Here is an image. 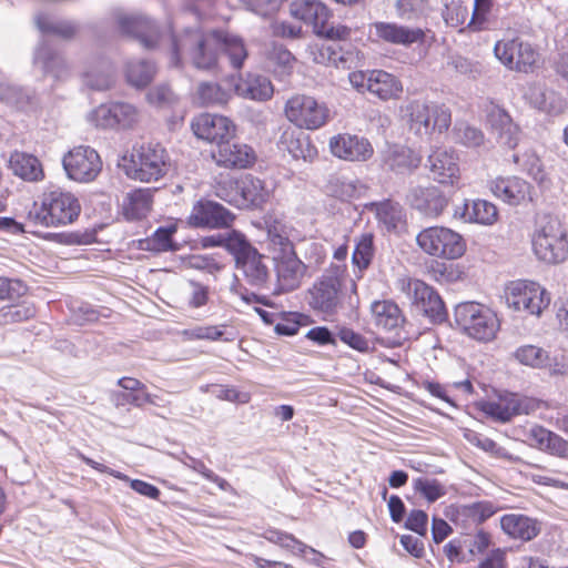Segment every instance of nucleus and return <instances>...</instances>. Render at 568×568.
<instances>
[{"label": "nucleus", "mask_w": 568, "mask_h": 568, "mask_svg": "<svg viewBox=\"0 0 568 568\" xmlns=\"http://www.w3.org/2000/svg\"><path fill=\"white\" fill-rule=\"evenodd\" d=\"M227 184L233 191H229L225 185L216 186V195L223 201L244 207H262L268 200V191L264 183L252 175L242 179H230Z\"/></svg>", "instance_id": "nucleus-14"}, {"label": "nucleus", "mask_w": 568, "mask_h": 568, "mask_svg": "<svg viewBox=\"0 0 568 568\" xmlns=\"http://www.w3.org/2000/svg\"><path fill=\"white\" fill-rule=\"evenodd\" d=\"M267 240L273 256L295 252L294 244L281 225L274 224L267 229Z\"/></svg>", "instance_id": "nucleus-53"}, {"label": "nucleus", "mask_w": 568, "mask_h": 568, "mask_svg": "<svg viewBox=\"0 0 568 568\" xmlns=\"http://www.w3.org/2000/svg\"><path fill=\"white\" fill-rule=\"evenodd\" d=\"M412 304L433 323H442L447 317L445 303L438 292L422 280L403 277L397 283Z\"/></svg>", "instance_id": "nucleus-13"}, {"label": "nucleus", "mask_w": 568, "mask_h": 568, "mask_svg": "<svg viewBox=\"0 0 568 568\" xmlns=\"http://www.w3.org/2000/svg\"><path fill=\"white\" fill-rule=\"evenodd\" d=\"M301 130L296 126L284 128L278 139V148L288 152L296 160L312 161L317 156V149L311 142L310 136Z\"/></svg>", "instance_id": "nucleus-28"}, {"label": "nucleus", "mask_w": 568, "mask_h": 568, "mask_svg": "<svg viewBox=\"0 0 568 568\" xmlns=\"http://www.w3.org/2000/svg\"><path fill=\"white\" fill-rule=\"evenodd\" d=\"M568 473L561 470H548L532 474V481L540 486H548L568 490Z\"/></svg>", "instance_id": "nucleus-58"}, {"label": "nucleus", "mask_w": 568, "mask_h": 568, "mask_svg": "<svg viewBox=\"0 0 568 568\" xmlns=\"http://www.w3.org/2000/svg\"><path fill=\"white\" fill-rule=\"evenodd\" d=\"M375 252V235L372 232H364L355 239L352 264L357 278H362L364 272L372 265Z\"/></svg>", "instance_id": "nucleus-38"}, {"label": "nucleus", "mask_w": 568, "mask_h": 568, "mask_svg": "<svg viewBox=\"0 0 568 568\" xmlns=\"http://www.w3.org/2000/svg\"><path fill=\"white\" fill-rule=\"evenodd\" d=\"M37 308L33 303L23 302L17 305L2 306L0 308V326L19 324L33 318Z\"/></svg>", "instance_id": "nucleus-48"}, {"label": "nucleus", "mask_w": 568, "mask_h": 568, "mask_svg": "<svg viewBox=\"0 0 568 568\" xmlns=\"http://www.w3.org/2000/svg\"><path fill=\"white\" fill-rule=\"evenodd\" d=\"M494 53L509 71L517 73H534L542 63L537 47L518 37L497 41Z\"/></svg>", "instance_id": "nucleus-10"}, {"label": "nucleus", "mask_w": 568, "mask_h": 568, "mask_svg": "<svg viewBox=\"0 0 568 568\" xmlns=\"http://www.w3.org/2000/svg\"><path fill=\"white\" fill-rule=\"evenodd\" d=\"M236 266L243 272L245 281L254 287H263L268 281V267L257 250L236 263Z\"/></svg>", "instance_id": "nucleus-41"}, {"label": "nucleus", "mask_w": 568, "mask_h": 568, "mask_svg": "<svg viewBox=\"0 0 568 568\" xmlns=\"http://www.w3.org/2000/svg\"><path fill=\"white\" fill-rule=\"evenodd\" d=\"M478 568H508L507 549H490L478 562Z\"/></svg>", "instance_id": "nucleus-61"}, {"label": "nucleus", "mask_w": 568, "mask_h": 568, "mask_svg": "<svg viewBox=\"0 0 568 568\" xmlns=\"http://www.w3.org/2000/svg\"><path fill=\"white\" fill-rule=\"evenodd\" d=\"M495 0H474V9L468 27L474 30H481L488 22Z\"/></svg>", "instance_id": "nucleus-57"}, {"label": "nucleus", "mask_w": 568, "mask_h": 568, "mask_svg": "<svg viewBox=\"0 0 568 568\" xmlns=\"http://www.w3.org/2000/svg\"><path fill=\"white\" fill-rule=\"evenodd\" d=\"M27 293L28 286L23 281L0 276V301H16Z\"/></svg>", "instance_id": "nucleus-55"}, {"label": "nucleus", "mask_w": 568, "mask_h": 568, "mask_svg": "<svg viewBox=\"0 0 568 568\" xmlns=\"http://www.w3.org/2000/svg\"><path fill=\"white\" fill-rule=\"evenodd\" d=\"M246 9L250 11L262 16V17H271L275 14L282 3L283 0H239Z\"/></svg>", "instance_id": "nucleus-60"}, {"label": "nucleus", "mask_w": 568, "mask_h": 568, "mask_svg": "<svg viewBox=\"0 0 568 568\" xmlns=\"http://www.w3.org/2000/svg\"><path fill=\"white\" fill-rule=\"evenodd\" d=\"M459 217L467 223H477L490 226L497 223L499 219V211L494 203L487 200L477 199L474 200L471 204H469L468 201L464 202Z\"/></svg>", "instance_id": "nucleus-37"}, {"label": "nucleus", "mask_w": 568, "mask_h": 568, "mask_svg": "<svg viewBox=\"0 0 568 568\" xmlns=\"http://www.w3.org/2000/svg\"><path fill=\"white\" fill-rule=\"evenodd\" d=\"M402 111L408 130L418 136L440 135L452 125V110L445 103L414 99Z\"/></svg>", "instance_id": "nucleus-5"}, {"label": "nucleus", "mask_w": 568, "mask_h": 568, "mask_svg": "<svg viewBox=\"0 0 568 568\" xmlns=\"http://www.w3.org/2000/svg\"><path fill=\"white\" fill-rule=\"evenodd\" d=\"M183 55L202 71H220V60L225 55L232 69H243L248 58L245 40L225 29H193L170 37V60L173 67H181Z\"/></svg>", "instance_id": "nucleus-1"}, {"label": "nucleus", "mask_w": 568, "mask_h": 568, "mask_svg": "<svg viewBox=\"0 0 568 568\" xmlns=\"http://www.w3.org/2000/svg\"><path fill=\"white\" fill-rule=\"evenodd\" d=\"M371 209L374 210L378 222L388 231L396 230L406 224L404 210L398 203L386 200L379 203H373Z\"/></svg>", "instance_id": "nucleus-43"}, {"label": "nucleus", "mask_w": 568, "mask_h": 568, "mask_svg": "<svg viewBox=\"0 0 568 568\" xmlns=\"http://www.w3.org/2000/svg\"><path fill=\"white\" fill-rule=\"evenodd\" d=\"M154 202V190L138 187L129 192L122 204L123 214L126 220L138 221L146 217L152 210Z\"/></svg>", "instance_id": "nucleus-33"}, {"label": "nucleus", "mask_w": 568, "mask_h": 568, "mask_svg": "<svg viewBox=\"0 0 568 568\" xmlns=\"http://www.w3.org/2000/svg\"><path fill=\"white\" fill-rule=\"evenodd\" d=\"M148 101L158 106L163 108L171 105L176 101L174 92L168 85H158L148 92Z\"/></svg>", "instance_id": "nucleus-62"}, {"label": "nucleus", "mask_w": 568, "mask_h": 568, "mask_svg": "<svg viewBox=\"0 0 568 568\" xmlns=\"http://www.w3.org/2000/svg\"><path fill=\"white\" fill-rule=\"evenodd\" d=\"M234 92L244 99L267 101L273 97L274 88L267 78L248 73L239 77Z\"/></svg>", "instance_id": "nucleus-34"}, {"label": "nucleus", "mask_w": 568, "mask_h": 568, "mask_svg": "<svg viewBox=\"0 0 568 568\" xmlns=\"http://www.w3.org/2000/svg\"><path fill=\"white\" fill-rule=\"evenodd\" d=\"M234 221L235 215L230 210L207 199L196 201L186 219L191 227L209 230L229 229Z\"/></svg>", "instance_id": "nucleus-15"}, {"label": "nucleus", "mask_w": 568, "mask_h": 568, "mask_svg": "<svg viewBox=\"0 0 568 568\" xmlns=\"http://www.w3.org/2000/svg\"><path fill=\"white\" fill-rule=\"evenodd\" d=\"M428 525V515L422 509H413L409 511L405 528L416 532L419 536H426Z\"/></svg>", "instance_id": "nucleus-64"}, {"label": "nucleus", "mask_w": 568, "mask_h": 568, "mask_svg": "<svg viewBox=\"0 0 568 568\" xmlns=\"http://www.w3.org/2000/svg\"><path fill=\"white\" fill-rule=\"evenodd\" d=\"M530 438L538 449L559 458H568V440L560 435L542 426H535L530 430Z\"/></svg>", "instance_id": "nucleus-39"}, {"label": "nucleus", "mask_w": 568, "mask_h": 568, "mask_svg": "<svg viewBox=\"0 0 568 568\" xmlns=\"http://www.w3.org/2000/svg\"><path fill=\"white\" fill-rule=\"evenodd\" d=\"M284 115L297 129L315 131L329 120V109L312 95L293 94L284 104Z\"/></svg>", "instance_id": "nucleus-11"}, {"label": "nucleus", "mask_w": 568, "mask_h": 568, "mask_svg": "<svg viewBox=\"0 0 568 568\" xmlns=\"http://www.w3.org/2000/svg\"><path fill=\"white\" fill-rule=\"evenodd\" d=\"M172 166L168 150L159 142L132 145L119 161L125 176L142 183H153L168 175Z\"/></svg>", "instance_id": "nucleus-3"}, {"label": "nucleus", "mask_w": 568, "mask_h": 568, "mask_svg": "<svg viewBox=\"0 0 568 568\" xmlns=\"http://www.w3.org/2000/svg\"><path fill=\"white\" fill-rule=\"evenodd\" d=\"M498 511L499 508L490 500H479L464 507V514L477 525L484 524Z\"/></svg>", "instance_id": "nucleus-54"}, {"label": "nucleus", "mask_w": 568, "mask_h": 568, "mask_svg": "<svg viewBox=\"0 0 568 568\" xmlns=\"http://www.w3.org/2000/svg\"><path fill=\"white\" fill-rule=\"evenodd\" d=\"M341 292L337 281L321 280L310 290L308 304L316 312L333 315L341 305Z\"/></svg>", "instance_id": "nucleus-26"}, {"label": "nucleus", "mask_w": 568, "mask_h": 568, "mask_svg": "<svg viewBox=\"0 0 568 568\" xmlns=\"http://www.w3.org/2000/svg\"><path fill=\"white\" fill-rule=\"evenodd\" d=\"M514 358L521 365L544 368L550 362L549 353L537 345H521L514 352Z\"/></svg>", "instance_id": "nucleus-47"}, {"label": "nucleus", "mask_w": 568, "mask_h": 568, "mask_svg": "<svg viewBox=\"0 0 568 568\" xmlns=\"http://www.w3.org/2000/svg\"><path fill=\"white\" fill-rule=\"evenodd\" d=\"M156 69L154 64L145 60L131 61L125 68V78L128 82L135 88H144L149 85Z\"/></svg>", "instance_id": "nucleus-45"}, {"label": "nucleus", "mask_w": 568, "mask_h": 568, "mask_svg": "<svg viewBox=\"0 0 568 568\" xmlns=\"http://www.w3.org/2000/svg\"><path fill=\"white\" fill-rule=\"evenodd\" d=\"M414 487L428 503H434L446 494L445 487L434 478H418Z\"/></svg>", "instance_id": "nucleus-56"}, {"label": "nucleus", "mask_w": 568, "mask_h": 568, "mask_svg": "<svg viewBox=\"0 0 568 568\" xmlns=\"http://www.w3.org/2000/svg\"><path fill=\"white\" fill-rule=\"evenodd\" d=\"M262 536L268 542L276 545L284 550L291 551L294 555L305 556L307 554V545L296 538L293 534L276 528H267L264 530Z\"/></svg>", "instance_id": "nucleus-44"}, {"label": "nucleus", "mask_w": 568, "mask_h": 568, "mask_svg": "<svg viewBox=\"0 0 568 568\" xmlns=\"http://www.w3.org/2000/svg\"><path fill=\"white\" fill-rule=\"evenodd\" d=\"M191 129L194 135L209 143L220 144L235 138L236 124L222 114L201 113L191 121Z\"/></svg>", "instance_id": "nucleus-16"}, {"label": "nucleus", "mask_w": 568, "mask_h": 568, "mask_svg": "<svg viewBox=\"0 0 568 568\" xmlns=\"http://www.w3.org/2000/svg\"><path fill=\"white\" fill-rule=\"evenodd\" d=\"M291 13L296 19L312 24L316 36L333 16L332 10L320 0H294L291 3Z\"/></svg>", "instance_id": "nucleus-29"}, {"label": "nucleus", "mask_w": 568, "mask_h": 568, "mask_svg": "<svg viewBox=\"0 0 568 568\" xmlns=\"http://www.w3.org/2000/svg\"><path fill=\"white\" fill-rule=\"evenodd\" d=\"M535 256L547 264H559L568 260V230L566 224L554 215H545L531 235Z\"/></svg>", "instance_id": "nucleus-6"}, {"label": "nucleus", "mask_w": 568, "mask_h": 568, "mask_svg": "<svg viewBox=\"0 0 568 568\" xmlns=\"http://www.w3.org/2000/svg\"><path fill=\"white\" fill-rule=\"evenodd\" d=\"M535 105L548 114H560L566 108V101L562 95L555 90L544 89L534 97Z\"/></svg>", "instance_id": "nucleus-51"}, {"label": "nucleus", "mask_w": 568, "mask_h": 568, "mask_svg": "<svg viewBox=\"0 0 568 568\" xmlns=\"http://www.w3.org/2000/svg\"><path fill=\"white\" fill-rule=\"evenodd\" d=\"M368 93L387 102L399 100L404 94L402 80L383 69L368 70Z\"/></svg>", "instance_id": "nucleus-24"}, {"label": "nucleus", "mask_w": 568, "mask_h": 568, "mask_svg": "<svg viewBox=\"0 0 568 568\" xmlns=\"http://www.w3.org/2000/svg\"><path fill=\"white\" fill-rule=\"evenodd\" d=\"M92 115L99 126L125 129L136 122L138 111L132 104L115 102L99 105L94 109Z\"/></svg>", "instance_id": "nucleus-21"}, {"label": "nucleus", "mask_w": 568, "mask_h": 568, "mask_svg": "<svg viewBox=\"0 0 568 568\" xmlns=\"http://www.w3.org/2000/svg\"><path fill=\"white\" fill-rule=\"evenodd\" d=\"M277 286L281 292L296 290L305 274L306 266L298 258L296 252L292 254L274 255Z\"/></svg>", "instance_id": "nucleus-22"}, {"label": "nucleus", "mask_w": 568, "mask_h": 568, "mask_svg": "<svg viewBox=\"0 0 568 568\" xmlns=\"http://www.w3.org/2000/svg\"><path fill=\"white\" fill-rule=\"evenodd\" d=\"M371 311L375 325L385 331H394L400 327L405 321L400 308L393 301H375Z\"/></svg>", "instance_id": "nucleus-40"}, {"label": "nucleus", "mask_w": 568, "mask_h": 568, "mask_svg": "<svg viewBox=\"0 0 568 568\" xmlns=\"http://www.w3.org/2000/svg\"><path fill=\"white\" fill-rule=\"evenodd\" d=\"M270 61L273 65V71L277 77H290L296 64V58L283 47H274L270 53Z\"/></svg>", "instance_id": "nucleus-50"}, {"label": "nucleus", "mask_w": 568, "mask_h": 568, "mask_svg": "<svg viewBox=\"0 0 568 568\" xmlns=\"http://www.w3.org/2000/svg\"><path fill=\"white\" fill-rule=\"evenodd\" d=\"M181 221L170 219L164 225L158 227L150 236L139 241V247L152 253L174 252L179 244L174 241Z\"/></svg>", "instance_id": "nucleus-30"}, {"label": "nucleus", "mask_w": 568, "mask_h": 568, "mask_svg": "<svg viewBox=\"0 0 568 568\" xmlns=\"http://www.w3.org/2000/svg\"><path fill=\"white\" fill-rule=\"evenodd\" d=\"M121 27L123 31L134 36L146 49H155L162 40L159 27L145 17L124 18L121 20Z\"/></svg>", "instance_id": "nucleus-32"}, {"label": "nucleus", "mask_w": 568, "mask_h": 568, "mask_svg": "<svg viewBox=\"0 0 568 568\" xmlns=\"http://www.w3.org/2000/svg\"><path fill=\"white\" fill-rule=\"evenodd\" d=\"M9 163L13 174L24 181L40 182L45 178L41 161L33 154L16 151Z\"/></svg>", "instance_id": "nucleus-36"}, {"label": "nucleus", "mask_w": 568, "mask_h": 568, "mask_svg": "<svg viewBox=\"0 0 568 568\" xmlns=\"http://www.w3.org/2000/svg\"><path fill=\"white\" fill-rule=\"evenodd\" d=\"M372 28L377 39L386 43L409 47L425 41V32L420 28H408L395 22L383 21L374 22Z\"/></svg>", "instance_id": "nucleus-23"}, {"label": "nucleus", "mask_w": 568, "mask_h": 568, "mask_svg": "<svg viewBox=\"0 0 568 568\" xmlns=\"http://www.w3.org/2000/svg\"><path fill=\"white\" fill-rule=\"evenodd\" d=\"M429 276L438 283H454L465 276L463 266L443 261H433L427 268Z\"/></svg>", "instance_id": "nucleus-49"}, {"label": "nucleus", "mask_w": 568, "mask_h": 568, "mask_svg": "<svg viewBox=\"0 0 568 568\" xmlns=\"http://www.w3.org/2000/svg\"><path fill=\"white\" fill-rule=\"evenodd\" d=\"M328 150L334 158L352 163L367 162L374 155V146L366 136L348 132L331 136Z\"/></svg>", "instance_id": "nucleus-18"}, {"label": "nucleus", "mask_w": 568, "mask_h": 568, "mask_svg": "<svg viewBox=\"0 0 568 568\" xmlns=\"http://www.w3.org/2000/svg\"><path fill=\"white\" fill-rule=\"evenodd\" d=\"M500 529L510 539L530 541L539 535L540 525L524 514H506L500 517Z\"/></svg>", "instance_id": "nucleus-31"}, {"label": "nucleus", "mask_w": 568, "mask_h": 568, "mask_svg": "<svg viewBox=\"0 0 568 568\" xmlns=\"http://www.w3.org/2000/svg\"><path fill=\"white\" fill-rule=\"evenodd\" d=\"M337 336L341 342L355 351L365 353L369 349V341L349 327H341L337 332Z\"/></svg>", "instance_id": "nucleus-59"}, {"label": "nucleus", "mask_w": 568, "mask_h": 568, "mask_svg": "<svg viewBox=\"0 0 568 568\" xmlns=\"http://www.w3.org/2000/svg\"><path fill=\"white\" fill-rule=\"evenodd\" d=\"M493 544V535L489 531L483 528L477 529L469 545V554L473 557L484 555Z\"/></svg>", "instance_id": "nucleus-63"}, {"label": "nucleus", "mask_w": 568, "mask_h": 568, "mask_svg": "<svg viewBox=\"0 0 568 568\" xmlns=\"http://www.w3.org/2000/svg\"><path fill=\"white\" fill-rule=\"evenodd\" d=\"M82 211L79 197L71 191L45 190L33 203L28 220L44 227H64L78 221Z\"/></svg>", "instance_id": "nucleus-4"}, {"label": "nucleus", "mask_w": 568, "mask_h": 568, "mask_svg": "<svg viewBox=\"0 0 568 568\" xmlns=\"http://www.w3.org/2000/svg\"><path fill=\"white\" fill-rule=\"evenodd\" d=\"M195 97L201 106H223L231 101L232 92L217 82L203 81L199 83Z\"/></svg>", "instance_id": "nucleus-42"}, {"label": "nucleus", "mask_w": 568, "mask_h": 568, "mask_svg": "<svg viewBox=\"0 0 568 568\" xmlns=\"http://www.w3.org/2000/svg\"><path fill=\"white\" fill-rule=\"evenodd\" d=\"M487 121L508 148L514 149L518 144L520 129L506 110L493 105L487 113Z\"/></svg>", "instance_id": "nucleus-35"}, {"label": "nucleus", "mask_w": 568, "mask_h": 568, "mask_svg": "<svg viewBox=\"0 0 568 568\" xmlns=\"http://www.w3.org/2000/svg\"><path fill=\"white\" fill-rule=\"evenodd\" d=\"M325 189L328 195L341 201H349L359 195L357 182L338 174L328 179Z\"/></svg>", "instance_id": "nucleus-46"}, {"label": "nucleus", "mask_w": 568, "mask_h": 568, "mask_svg": "<svg viewBox=\"0 0 568 568\" xmlns=\"http://www.w3.org/2000/svg\"><path fill=\"white\" fill-rule=\"evenodd\" d=\"M363 30L343 22L325 23L318 31V37L338 42L341 44L313 43L307 48L310 58L314 63L351 69L361 65L365 59L358 43L363 42Z\"/></svg>", "instance_id": "nucleus-2"}, {"label": "nucleus", "mask_w": 568, "mask_h": 568, "mask_svg": "<svg viewBox=\"0 0 568 568\" xmlns=\"http://www.w3.org/2000/svg\"><path fill=\"white\" fill-rule=\"evenodd\" d=\"M416 243L424 254L446 261L458 260L467 251L464 236L442 225L423 229L416 236Z\"/></svg>", "instance_id": "nucleus-7"}, {"label": "nucleus", "mask_w": 568, "mask_h": 568, "mask_svg": "<svg viewBox=\"0 0 568 568\" xmlns=\"http://www.w3.org/2000/svg\"><path fill=\"white\" fill-rule=\"evenodd\" d=\"M456 323L470 337L489 342L499 331V320L494 311L479 303L467 302L455 310Z\"/></svg>", "instance_id": "nucleus-9"}, {"label": "nucleus", "mask_w": 568, "mask_h": 568, "mask_svg": "<svg viewBox=\"0 0 568 568\" xmlns=\"http://www.w3.org/2000/svg\"><path fill=\"white\" fill-rule=\"evenodd\" d=\"M211 156L216 166L232 171L251 169L257 161L253 146L243 142H231V140L220 144Z\"/></svg>", "instance_id": "nucleus-19"}, {"label": "nucleus", "mask_w": 568, "mask_h": 568, "mask_svg": "<svg viewBox=\"0 0 568 568\" xmlns=\"http://www.w3.org/2000/svg\"><path fill=\"white\" fill-rule=\"evenodd\" d=\"M429 168L440 184L455 185L460 179L458 156L454 151L436 149L429 155Z\"/></svg>", "instance_id": "nucleus-27"}, {"label": "nucleus", "mask_w": 568, "mask_h": 568, "mask_svg": "<svg viewBox=\"0 0 568 568\" xmlns=\"http://www.w3.org/2000/svg\"><path fill=\"white\" fill-rule=\"evenodd\" d=\"M491 194L510 206H519L532 201V186L515 175L496 176L488 182Z\"/></svg>", "instance_id": "nucleus-20"}, {"label": "nucleus", "mask_w": 568, "mask_h": 568, "mask_svg": "<svg viewBox=\"0 0 568 568\" xmlns=\"http://www.w3.org/2000/svg\"><path fill=\"white\" fill-rule=\"evenodd\" d=\"M62 166L69 180L77 183H91L101 174L103 161L94 148L80 144L63 154Z\"/></svg>", "instance_id": "nucleus-12"}, {"label": "nucleus", "mask_w": 568, "mask_h": 568, "mask_svg": "<svg viewBox=\"0 0 568 568\" xmlns=\"http://www.w3.org/2000/svg\"><path fill=\"white\" fill-rule=\"evenodd\" d=\"M539 407L538 400L518 394H506L496 399L484 402L480 410L496 422L506 423L514 416L528 415Z\"/></svg>", "instance_id": "nucleus-17"}, {"label": "nucleus", "mask_w": 568, "mask_h": 568, "mask_svg": "<svg viewBox=\"0 0 568 568\" xmlns=\"http://www.w3.org/2000/svg\"><path fill=\"white\" fill-rule=\"evenodd\" d=\"M224 247L234 255L236 263L256 251L246 240L245 235L237 231H232L224 236Z\"/></svg>", "instance_id": "nucleus-52"}, {"label": "nucleus", "mask_w": 568, "mask_h": 568, "mask_svg": "<svg viewBox=\"0 0 568 568\" xmlns=\"http://www.w3.org/2000/svg\"><path fill=\"white\" fill-rule=\"evenodd\" d=\"M410 201L418 211L430 217L440 216L449 204V197L436 185L413 189Z\"/></svg>", "instance_id": "nucleus-25"}, {"label": "nucleus", "mask_w": 568, "mask_h": 568, "mask_svg": "<svg viewBox=\"0 0 568 568\" xmlns=\"http://www.w3.org/2000/svg\"><path fill=\"white\" fill-rule=\"evenodd\" d=\"M505 298L509 308L534 316H540L551 301L550 293L540 283L521 278L506 285Z\"/></svg>", "instance_id": "nucleus-8"}]
</instances>
